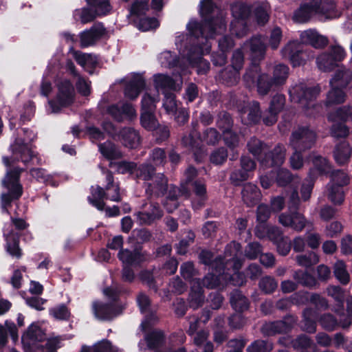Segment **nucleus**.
Returning a JSON list of instances; mask_svg holds the SVG:
<instances>
[{
  "label": "nucleus",
  "instance_id": "nucleus-1",
  "mask_svg": "<svg viewBox=\"0 0 352 352\" xmlns=\"http://www.w3.org/2000/svg\"><path fill=\"white\" fill-rule=\"evenodd\" d=\"M199 12L204 23L191 19L186 27L189 35L181 34L176 37L175 45L180 56L186 58L192 66L199 65V74L206 73L210 67L209 63L202 56L210 52L208 39L225 30L223 13L211 0H202L199 3Z\"/></svg>",
  "mask_w": 352,
  "mask_h": 352
},
{
  "label": "nucleus",
  "instance_id": "nucleus-2",
  "mask_svg": "<svg viewBox=\"0 0 352 352\" xmlns=\"http://www.w3.org/2000/svg\"><path fill=\"white\" fill-rule=\"evenodd\" d=\"M265 144L260 140L252 138L247 144V147L260 162L263 168L279 167L285 162L286 148L283 144L278 143L274 148L268 151L263 152Z\"/></svg>",
  "mask_w": 352,
  "mask_h": 352
},
{
  "label": "nucleus",
  "instance_id": "nucleus-3",
  "mask_svg": "<svg viewBox=\"0 0 352 352\" xmlns=\"http://www.w3.org/2000/svg\"><path fill=\"white\" fill-rule=\"evenodd\" d=\"M248 47L250 50V67L243 74V81L248 84H254L258 73L261 71V62L265 58L267 47L259 36H253L249 41L243 43V50Z\"/></svg>",
  "mask_w": 352,
  "mask_h": 352
},
{
  "label": "nucleus",
  "instance_id": "nucleus-4",
  "mask_svg": "<svg viewBox=\"0 0 352 352\" xmlns=\"http://www.w3.org/2000/svg\"><path fill=\"white\" fill-rule=\"evenodd\" d=\"M138 179L144 181L147 185L146 192L157 195H163L167 189V180L163 174H155V168L151 164H142L135 170Z\"/></svg>",
  "mask_w": 352,
  "mask_h": 352
},
{
  "label": "nucleus",
  "instance_id": "nucleus-5",
  "mask_svg": "<svg viewBox=\"0 0 352 352\" xmlns=\"http://www.w3.org/2000/svg\"><path fill=\"white\" fill-rule=\"evenodd\" d=\"M23 169L14 168L8 170L2 181L3 186L7 189L6 193L1 195V207L3 211L8 212V207L12 200L19 199L23 193V187L19 182V177Z\"/></svg>",
  "mask_w": 352,
  "mask_h": 352
},
{
  "label": "nucleus",
  "instance_id": "nucleus-6",
  "mask_svg": "<svg viewBox=\"0 0 352 352\" xmlns=\"http://www.w3.org/2000/svg\"><path fill=\"white\" fill-rule=\"evenodd\" d=\"M328 120L334 122L331 129L332 136L342 138H346L349 129L344 124L348 120L352 121V107L342 106L328 115Z\"/></svg>",
  "mask_w": 352,
  "mask_h": 352
},
{
  "label": "nucleus",
  "instance_id": "nucleus-7",
  "mask_svg": "<svg viewBox=\"0 0 352 352\" xmlns=\"http://www.w3.org/2000/svg\"><path fill=\"white\" fill-rule=\"evenodd\" d=\"M57 94L56 101L49 100L47 111L57 113L63 107L70 104L74 98V88L69 80L67 79L58 80L57 83Z\"/></svg>",
  "mask_w": 352,
  "mask_h": 352
},
{
  "label": "nucleus",
  "instance_id": "nucleus-8",
  "mask_svg": "<svg viewBox=\"0 0 352 352\" xmlns=\"http://www.w3.org/2000/svg\"><path fill=\"white\" fill-rule=\"evenodd\" d=\"M346 56V52L340 45H331L328 50L320 54L316 58L320 70L328 72L340 67V63Z\"/></svg>",
  "mask_w": 352,
  "mask_h": 352
},
{
  "label": "nucleus",
  "instance_id": "nucleus-9",
  "mask_svg": "<svg viewBox=\"0 0 352 352\" xmlns=\"http://www.w3.org/2000/svg\"><path fill=\"white\" fill-rule=\"evenodd\" d=\"M316 133L309 126H298L293 131L289 138V144L294 151L311 149L316 141Z\"/></svg>",
  "mask_w": 352,
  "mask_h": 352
},
{
  "label": "nucleus",
  "instance_id": "nucleus-10",
  "mask_svg": "<svg viewBox=\"0 0 352 352\" xmlns=\"http://www.w3.org/2000/svg\"><path fill=\"white\" fill-rule=\"evenodd\" d=\"M10 147L13 160H10L8 157H3V162L6 166L10 167L12 166L14 160H20L23 164H27L29 162H34L36 160L38 164L40 163L41 159L34 154L30 146L25 143L24 140L16 139Z\"/></svg>",
  "mask_w": 352,
  "mask_h": 352
},
{
  "label": "nucleus",
  "instance_id": "nucleus-11",
  "mask_svg": "<svg viewBox=\"0 0 352 352\" xmlns=\"http://www.w3.org/2000/svg\"><path fill=\"white\" fill-rule=\"evenodd\" d=\"M330 177L333 182L329 189V199L336 205H340L344 199L342 188L349 184L348 175L341 170H332Z\"/></svg>",
  "mask_w": 352,
  "mask_h": 352
},
{
  "label": "nucleus",
  "instance_id": "nucleus-12",
  "mask_svg": "<svg viewBox=\"0 0 352 352\" xmlns=\"http://www.w3.org/2000/svg\"><path fill=\"white\" fill-rule=\"evenodd\" d=\"M180 274L182 277L189 281L190 285V298L197 305L202 302L201 285L199 278L195 276L197 274L192 262L184 263L180 267Z\"/></svg>",
  "mask_w": 352,
  "mask_h": 352
},
{
  "label": "nucleus",
  "instance_id": "nucleus-13",
  "mask_svg": "<svg viewBox=\"0 0 352 352\" xmlns=\"http://www.w3.org/2000/svg\"><path fill=\"white\" fill-rule=\"evenodd\" d=\"M320 91L318 85L307 87L305 85H300L294 89V99H296L305 110L315 109L319 107L316 100Z\"/></svg>",
  "mask_w": 352,
  "mask_h": 352
},
{
  "label": "nucleus",
  "instance_id": "nucleus-14",
  "mask_svg": "<svg viewBox=\"0 0 352 352\" xmlns=\"http://www.w3.org/2000/svg\"><path fill=\"white\" fill-rule=\"evenodd\" d=\"M192 131L188 136L182 138L183 144L186 146L194 147L198 146V141L201 140L208 144H214L220 140L221 135L214 128L206 130L202 138L199 136L196 130L197 123H192Z\"/></svg>",
  "mask_w": 352,
  "mask_h": 352
},
{
  "label": "nucleus",
  "instance_id": "nucleus-15",
  "mask_svg": "<svg viewBox=\"0 0 352 352\" xmlns=\"http://www.w3.org/2000/svg\"><path fill=\"white\" fill-rule=\"evenodd\" d=\"M296 322V316L287 314L282 320L266 324L263 327V332L268 336H272L277 333H287L292 331Z\"/></svg>",
  "mask_w": 352,
  "mask_h": 352
},
{
  "label": "nucleus",
  "instance_id": "nucleus-16",
  "mask_svg": "<svg viewBox=\"0 0 352 352\" xmlns=\"http://www.w3.org/2000/svg\"><path fill=\"white\" fill-rule=\"evenodd\" d=\"M122 81L124 85V96L130 100L136 99L145 87V80L140 74H129Z\"/></svg>",
  "mask_w": 352,
  "mask_h": 352
},
{
  "label": "nucleus",
  "instance_id": "nucleus-17",
  "mask_svg": "<svg viewBox=\"0 0 352 352\" xmlns=\"http://www.w3.org/2000/svg\"><path fill=\"white\" fill-rule=\"evenodd\" d=\"M279 223L284 227H288L296 232H301L307 226V221L298 210H287L278 217Z\"/></svg>",
  "mask_w": 352,
  "mask_h": 352
},
{
  "label": "nucleus",
  "instance_id": "nucleus-18",
  "mask_svg": "<svg viewBox=\"0 0 352 352\" xmlns=\"http://www.w3.org/2000/svg\"><path fill=\"white\" fill-rule=\"evenodd\" d=\"M244 85L248 88H251L256 85L257 92L260 96H266L270 91H275L280 87L270 75L259 72L255 78L254 84H248L243 81Z\"/></svg>",
  "mask_w": 352,
  "mask_h": 352
},
{
  "label": "nucleus",
  "instance_id": "nucleus-19",
  "mask_svg": "<svg viewBox=\"0 0 352 352\" xmlns=\"http://www.w3.org/2000/svg\"><path fill=\"white\" fill-rule=\"evenodd\" d=\"M320 0H307L300 3L299 8L294 11L293 19L298 23L308 22L311 18L317 14Z\"/></svg>",
  "mask_w": 352,
  "mask_h": 352
},
{
  "label": "nucleus",
  "instance_id": "nucleus-20",
  "mask_svg": "<svg viewBox=\"0 0 352 352\" xmlns=\"http://www.w3.org/2000/svg\"><path fill=\"white\" fill-rule=\"evenodd\" d=\"M135 217L140 224H150L155 220L160 219L163 211L155 203H146L142 206V210L135 213Z\"/></svg>",
  "mask_w": 352,
  "mask_h": 352
},
{
  "label": "nucleus",
  "instance_id": "nucleus-21",
  "mask_svg": "<svg viewBox=\"0 0 352 352\" xmlns=\"http://www.w3.org/2000/svg\"><path fill=\"white\" fill-rule=\"evenodd\" d=\"M137 302L141 312L145 314V318L142 322L140 328L143 331H148L157 321V317L150 309V300L147 296L140 294L137 298Z\"/></svg>",
  "mask_w": 352,
  "mask_h": 352
},
{
  "label": "nucleus",
  "instance_id": "nucleus-22",
  "mask_svg": "<svg viewBox=\"0 0 352 352\" xmlns=\"http://www.w3.org/2000/svg\"><path fill=\"white\" fill-rule=\"evenodd\" d=\"M106 34V30L101 23L94 24L90 29L83 31L80 34V45L87 47L94 45Z\"/></svg>",
  "mask_w": 352,
  "mask_h": 352
},
{
  "label": "nucleus",
  "instance_id": "nucleus-23",
  "mask_svg": "<svg viewBox=\"0 0 352 352\" xmlns=\"http://www.w3.org/2000/svg\"><path fill=\"white\" fill-rule=\"evenodd\" d=\"M288 54L289 62L293 67H300L306 63L308 59L307 52L303 50L302 45L290 43L285 49Z\"/></svg>",
  "mask_w": 352,
  "mask_h": 352
},
{
  "label": "nucleus",
  "instance_id": "nucleus-24",
  "mask_svg": "<svg viewBox=\"0 0 352 352\" xmlns=\"http://www.w3.org/2000/svg\"><path fill=\"white\" fill-rule=\"evenodd\" d=\"M107 111L118 122H122L124 118L131 120L137 116L133 106L128 102H124L120 105L111 104L108 107Z\"/></svg>",
  "mask_w": 352,
  "mask_h": 352
},
{
  "label": "nucleus",
  "instance_id": "nucleus-25",
  "mask_svg": "<svg viewBox=\"0 0 352 352\" xmlns=\"http://www.w3.org/2000/svg\"><path fill=\"white\" fill-rule=\"evenodd\" d=\"M92 309L95 317L98 320H111L119 315L122 311L121 307L100 302H94L92 305Z\"/></svg>",
  "mask_w": 352,
  "mask_h": 352
},
{
  "label": "nucleus",
  "instance_id": "nucleus-26",
  "mask_svg": "<svg viewBox=\"0 0 352 352\" xmlns=\"http://www.w3.org/2000/svg\"><path fill=\"white\" fill-rule=\"evenodd\" d=\"M261 197V190L256 185L243 182V204L248 207L254 206L260 202Z\"/></svg>",
  "mask_w": 352,
  "mask_h": 352
},
{
  "label": "nucleus",
  "instance_id": "nucleus-27",
  "mask_svg": "<svg viewBox=\"0 0 352 352\" xmlns=\"http://www.w3.org/2000/svg\"><path fill=\"white\" fill-rule=\"evenodd\" d=\"M124 265L135 266L145 260V257L138 250L133 251L128 249H121L118 255Z\"/></svg>",
  "mask_w": 352,
  "mask_h": 352
},
{
  "label": "nucleus",
  "instance_id": "nucleus-28",
  "mask_svg": "<svg viewBox=\"0 0 352 352\" xmlns=\"http://www.w3.org/2000/svg\"><path fill=\"white\" fill-rule=\"evenodd\" d=\"M118 139L124 146L129 148H135L140 143L139 133L130 127L122 129L118 135Z\"/></svg>",
  "mask_w": 352,
  "mask_h": 352
},
{
  "label": "nucleus",
  "instance_id": "nucleus-29",
  "mask_svg": "<svg viewBox=\"0 0 352 352\" xmlns=\"http://www.w3.org/2000/svg\"><path fill=\"white\" fill-rule=\"evenodd\" d=\"M65 69L70 74L78 77L76 88L79 93L83 96H88L91 93V82L78 75L72 60H67L66 61Z\"/></svg>",
  "mask_w": 352,
  "mask_h": 352
},
{
  "label": "nucleus",
  "instance_id": "nucleus-30",
  "mask_svg": "<svg viewBox=\"0 0 352 352\" xmlns=\"http://www.w3.org/2000/svg\"><path fill=\"white\" fill-rule=\"evenodd\" d=\"M352 149L348 142L344 140L336 144L333 157L339 165L347 163L351 157Z\"/></svg>",
  "mask_w": 352,
  "mask_h": 352
},
{
  "label": "nucleus",
  "instance_id": "nucleus-31",
  "mask_svg": "<svg viewBox=\"0 0 352 352\" xmlns=\"http://www.w3.org/2000/svg\"><path fill=\"white\" fill-rule=\"evenodd\" d=\"M154 85L156 92L162 90L164 94L169 93L168 91H176L177 87L175 81L168 76L164 74H155L153 76Z\"/></svg>",
  "mask_w": 352,
  "mask_h": 352
},
{
  "label": "nucleus",
  "instance_id": "nucleus-32",
  "mask_svg": "<svg viewBox=\"0 0 352 352\" xmlns=\"http://www.w3.org/2000/svg\"><path fill=\"white\" fill-rule=\"evenodd\" d=\"M352 80V71L342 68L338 69L333 77L330 80V86L338 87L340 89H345Z\"/></svg>",
  "mask_w": 352,
  "mask_h": 352
},
{
  "label": "nucleus",
  "instance_id": "nucleus-33",
  "mask_svg": "<svg viewBox=\"0 0 352 352\" xmlns=\"http://www.w3.org/2000/svg\"><path fill=\"white\" fill-rule=\"evenodd\" d=\"M200 262L206 265L210 266L212 270L219 272L223 270L224 263L220 256L214 257L211 252L202 250L199 256Z\"/></svg>",
  "mask_w": 352,
  "mask_h": 352
},
{
  "label": "nucleus",
  "instance_id": "nucleus-34",
  "mask_svg": "<svg viewBox=\"0 0 352 352\" xmlns=\"http://www.w3.org/2000/svg\"><path fill=\"white\" fill-rule=\"evenodd\" d=\"M76 62L89 74H93L94 69L98 64V58L91 54L75 53Z\"/></svg>",
  "mask_w": 352,
  "mask_h": 352
},
{
  "label": "nucleus",
  "instance_id": "nucleus-35",
  "mask_svg": "<svg viewBox=\"0 0 352 352\" xmlns=\"http://www.w3.org/2000/svg\"><path fill=\"white\" fill-rule=\"evenodd\" d=\"M194 186V197L192 198V205L195 209H198L204 206L206 199V189L205 184L201 181H196Z\"/></svg>",
  "mask_w": 352,
  "mask_h": 352
},
{
  "label": "nucleus",
  "instance_id": "nucleus-36",
  "mask_svg": "<svg viewBox=\"0 0 352 352\" xmlns=\"http://www.w3.org/2000/svg\"><path fill=\"white\" fill-rule=\"evenodd\" d=\"M306 42L316 49L324 48L329 43L326 36L319 34L316 31L309 30L305 32Z\"/></svg>",
  "mask_w": 352,
  "mask_h": 352
},
{
  "label": "nucleus",
  "instance_id": "nucleus-37",
  "mask_svg": "<svg viewBox=\"0 0 352 352\" xmlns=\"http://www.w3.org/2000/svg\"><path fill=\"white\" fill-rule=\"evenodd\" d=\"M346 94L342 89L338 87L331 86V89L327 94L325 104L330 107L332 104L343 103L345 100Z\"/></svg>",
  "mask_w": 352,
  "mask_h": 352
},
{
  "label": "nucleus",
  "instance_id": "nucleus-38",
  "mask_svg": "<svg viewBox=\"0 0 352 352\" xmlns=\"http://www.w3.org/2000/svg\"><path fill=\"white\" fill-rule=\"evenodd\" d=\"M222 272L224 273V268L220 272L219 271L217 272L215 270H212V273L208 274L204 277L203 280H201L202 300H204L203 287L209 289H214L218 287L221 283Z\"/></svg>",
  "mask_w": 352,
  "mask_h": 352
},
{
  "label": "nucleus",
  "instance_id": "nucleus-39",
  "mask_svg": "<svg viewBox=\"0 0 352 352\" xmlns=\"http://www.w3.org/2000/svg\"><path fill=\"white\" fill-rule=\"evenodd\" d=\"M160 101V95L156 91L153 94L146 92L142 98L141 111L155 112L156 104Z\"/></svg>",
  "mask_w": 352,
  "mask_h": 352
},
{
  "label": "nucleus",
  "instance_id": "nucleus-40",
  "mask_svg": "<svg viewBox=\"0 0 352 352\" xmlns=\"http://www.w3.org/2000/svg\"><path fill=\"white\" fill-rule=\"evenodd\" d=\"M87 5L94 10L98 16L109 14L112 7L109 0H86Z\"/></svg>",
  "mask_w": 352,
  "mask_h": 352
},
{
  "label": "nucleus",
  "instance_id": "nucleus-41",
  "mask_svg": "<svg viewBox=\"0 0 352 352\" xmlns=\"http://www.w3.org/2000/svg\"><path fill=\"white\" fill-rule=\"evenodd\" d=\"M320 3L317 14H321L327 19H333L336 16V5L333 0H320Z\"/></svg>",
  "mask_w": 352,
  "mask_h": 352
},
{
  "label": "nucleus",
  "instance_id": "nucleus-42",
  "mask_svg": "<svg viewBox=\"0 0 352 352\" xmlns=\"http://www.w3.org/2000/svg\"><path fill=\"white\" fill-rule=\"evenodd\" d=\"M106 196L103 188L100 186L91 187V195L88 197L89 203L95 206L97 209L102 210L104 207L103 201L104 197Z\"/></svg>",
  "mask_w": 352,
  "mask_h": 352
},
{
  "label": "nucleus",
  "instance_id": "nucleus-43",
  "mask_svg": "<svg viewBox=\"0 0 352 352\" xmlns=\"http://www.w3.org/2000/svg\"><path fill=\"white\" fill-rule=\"evenodd\" d=\"M230 304L232 308L238 312L230 318V323L233 325V321L237 318H241V312L242 311V294L238 289L233 291L230 294Z\"/></svg>",
  "mask_w": 352,
  "mask_h": 352
},
{
  "label": "nucleus",
  "instance_id": "nucleus-44",
  "mask_svg": "<svg viewBox=\"0 0 352 352\" xmlns=\"http://www.w3.org/2000/svg\"><path fill=\"white\" fill-rule=\"evenodd\" d=\"M293 277L298 284L303 286L313 287L317 284L315 277L306 270H298L295 271Z\"/></svg>",
  "mask_w": 352,
  "mask_h": 352
},
{
  "label": "nucleus",
  "instance_id": "nucleus-45",
  "mask_svg": "<svg viewBox=\"0 0 352 352\" xmlns=\"http://www.w3.org/2000/svg\"><path fill=\"white\" fill-rule=\"evenodd\" d=\"M98 148L102 156L108 160L118 158L121 156L120 151L111 142L107 141L98 144Z\"/></svg>",
  "mask_w": 352,
  "mask_h": 352
},
{
  "label": "nucleus",
  "instance_id": "nucleus-46",
  "mask_svg": "<svg viewBox=\"0 0 352 352\" xmlns=\"http://www.w3.org/2000/svg\"><path fill=\"white\" fill-rule=\"evenodd\" d=\"M333 274L335 277L341 284L345 285L349 283L350 276L346 270V264L344 261H338L335 263L333 267Z\"/></svg>",
  "mask_w": 352,
  "mask_h": 352
},
{
  "label": "nucleus",
  "instance_id": "nucleus-47",
  "mask_svg": "<svg viewBox=\"0 0 352 352\" xmlns=\"http://www.w3.org/2000/svg\"><path fill=\"white\" fill-rule=\"evenodd\" d=\"M313 164L320 175H329L333 170L332 166L329 160L320 155L314 158Z\"/></svg>",
  "mask_w": 352,
  "mask_h": 352
},
{
  "label": "nucleus",
  "instance_id": "nucleus-48",
  "mask_svg": "<svg viewBox=\"0 0 352 352\" xmlns=\"http://www.w3.org/2000/svg\"><path fill=\"white\" fill-rule=\"evenodd\" d=\"M163 109L168 115H175L179 110L175 96L172 93H166L162 103Z\"/></svg>",
  "mask_w": 352,
  "mask_h": 352
},
{
  "label": "nucleus",
  "instance_id": "nucleus-49",
  "mask_svg": "<svg viewBox=\"0 0 352 352\" xmlns=\"http://www.w3.org/2000/svg\"><path fill=\"white\" fill-rule=\"evenodd\" d=\"M274 179L278 186L284 187L289 184L294 179L292 173L285 168H280L274 171Z\"/></svg>",
  "mask_w": 352,
  "mask_h": 352
},
{
  "label": "nucleus",
  "instance_id": "nucleus-50",
  "mask_svg": "<svg viewBox=\"0 0 352 352\" xmlns=\"http://www.w3.org/2000/svg\"><path fill=\"white\" fill-rule=\"evenodd\" d=\"M182 193H183L182 191L177 187L170 186L167 200L164 204L168 212H172L177 208V197Z\"/></svg>",
  "mask_w": 352,
  "mask_h": 352
},
{
  "label": "nucleus",
  "instance_id": "nucleus-51",
  "mask_svg": "<svg viewBox=\"0 0 352 352\" xmlns=\"http://www.w3.org/2000/svg\"><path fill=\"white\" fill-rule=\"evenodd\" d=\"M261 110L260 103L253 100L250 103L248 120L250 124H257L261 120Z\"/></svg>",
  "mask_w": 352,
  "mask_h": 352
},
{
  "label": "nucleus",
  "instance_id": "nucleus-52",
  "mask_svg": "<svg viewBox=\"0 0 352 352\" xmlns=\"http://www.w3.org/2000/svg\"><path fill=\"white\" fill-rule=\"evenodd\" d=\"M289 67L285 64H278L274 69L272 78L279 87L286 81L289 74Z\"/></svg>",
  "mask_w": 352,
  "mask_h": 352
},
{
  "label": "nucleus",
  "instance_id": "nucleus-53",
  "mask_svg": "<svg viewBox=\"0 0 352 352\" xmlns=\"http://www.w3.org/2000/svg\"><path fill=\"white\" fill-rule=\"evenodd\" d=\"M41 330L34 324H31L27 331L22 336V341L30 344L32 342L41 340Z\"/></svg>",
  "mask_w": 352,
  "mask_h": 352
},
{
  "label": "nucleus",
  "instance_id": "nucleus-54",
  "mask_svg": "<svg viewBox=\"0 0 352 352\" xmlns=\"http://www.w3.org/2000/svg\"><path fill=\"white\" fill-rule=\"evenodd\" d=\"M4 236L7 241V250L14 256L17 258L21 256V250L18 245V236L13 235L12 233H6L4 232Z\"/></svg>",
  "mask_w": 352,
  "mask_h": 352
},
{
  "label": "nucleus",
  "instance_id": "nucleus-55",
  "mask_svg": "<svg viewBox=\"0 0 352 352\" xmlns=\"http://www.w3.org/2000/svg\"><path fill=\"white\" fill-rule=\"evenodd\" d=\"M140 121L142 126L148 131H154L158 126L154 112L141 111Z\"/></svg>",
  "mask_w": 352,
  "mask_h": 352
},
{
  "label": "nucleus",
  "instance_id": "nucleus-56",
  "mask_svg": "<svg viewBox=\"0 0 352 352\" xmlns=\"http://www.w3.org/2000/svg\"><path fill=\"white\" fill-rule=\"evenodd\" d=\"M318 322L321 327L328 331H333L338 326L337 318L331 314L321 315Z\"/></svg>",
  "mask_w": 352,
  "mask_h": 352
},
{
  "label": "nucleus",
  "instance_id": "nucleus-57",
  "mask_svg": "<svg viewBox=\"0 0 352 352\" xmlns=\"http://www.w3.org/2000/svg\"><path fill=\"white\" fill-rule=\"evenodd\" d=\"M145 340L149 349H154L162 343L163 340V333L160 330H152L146 334Z\"/></svg>",
  "mask_w": 352,
  "mask_h": 352
},
{
  "label": "nucleus",
  "instance_id": "nucleus-58",
  "mask_svg": "<svg viewBox=\"0 0 352 352\" xmlns=\"http://www.w3.org/2000/svg\"><path fill=\"white\" fill-rule=\"evenodd\" d=\"M258 286L265 294H272L277 288L278 283L274 278L266 276L260 280Z\"/></svg>",
  "mask_w": 352,
  "mask_h": 352
},
{
  "label": "nucleus",
  "instance_id": "nucleus-59",
  "mask_svg": "<svg viewBox=\"0 0 352 352\" xmlns=\"http://www.w3.org/2000/svg\"><path fill=\"white\" fill-rule=\"evenodd\" d=\"M314 342L312 340L305 334H300L291 342V345L294 349H310Z\"/></svg>",
  "mask_w": 352,
  "mask_h": 352
},
{
  "label": "nucleus",
  "instance_id": "nucleus-60",
  "mask_svg": "<svg viewBox=\"0 0 352 352\" xmlns=\"http://www.w3.org/2000/svg\"><path fill=\"white\" fill-rule=\"evenodd\" d=\"M149 162L155 166H162L166 162V155L161 148H153L149 154Z\"/></svg>",
  "mask_w": 352,
  "mask_h": 352
},
{
  "label": "nucleus",
  "instance_id": "nucleus-61",
  "mask_svg": "<svg viewBox=\"0 0 352 352\" xmlns=\"http://www.w3.org/2000/svg\"><path fill=\"white\" fill-rule=\"evenodd\" d=\"M319 261L318 256L314 252H309L306 254L298 255L296 256L297 263L302 267H309L316 264Z\"/></svg>",
  "mask_w": 352,
  "mask_h": 352
},
{
  "label": "nucleus",
  "instance_id": "nucleus-62",
  "mask_svg": "<svg viewBox=\"0 0 352 352\" xmlns=\"http://www.w3.org/2000/svg\"><path fill=\"white\" fill-rule=\"evenodd\" d=\"M158 60L162 67H173L179 65V62L170 51H165L162 52Z\"/></svg>",
  "mask_w": 352,
  "mask_h": 352
},
{
  "label": "nucleus",
  "instance_id": "nucleus-63",
  "mask_svg": "<svg viewBox=\"0 0 352 352\" xmlns=\"http://www.w3.org/2000/svg\"><path fill=\"white\" fill-rule=\"evenodd\" d=\"M285 103V96L283 94H277L274 96L270 101L269 112L278 114L283 109Z\"/></svg>",
  "mask_w": 352,
  "mask_h": 352
},
{
  "label": "nucleus",
  "instance_id": "nucleus-64",
  "mask_svg": "<svg viewBox=\"0 0 352 352\" xmlns=\"http://www.w3.org/2000/svg\"><path fill=\"white\" fill-rule=\"evenodd\" d=\"M272 349L271 344L263 340H257L254 341L250 346H248L247 352H270Z\"/></svg>",
  "mask_w": 352,
  "mask_h": 352
}]
</instances>
